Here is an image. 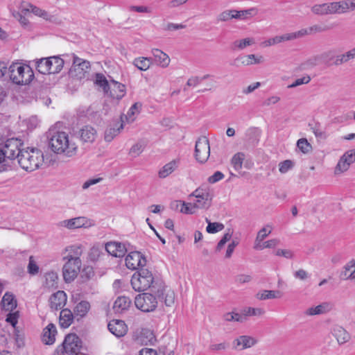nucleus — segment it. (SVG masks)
Masks as SVG:
<instances>
[{
	"instance_id": "63",
	"label": "nucleus",
	"mask_w": 355,
	"mask_h": 355,
	"mask_svg": "<svg viewBox=\"0 0 355 355\" xmlns=\"http://www.w3.org/2000/svg\"><path fill=\"white\" fill-rule=\"evenodd\" d=\"M275 254L278 257H284L286 259H291L294 257L293 251L288 249H277L275 252Z\"/></svg>"
},
{
	"instance_id": "64",
	"label": "nucleus",
	"mask_w": 355,
	"mask_h": 355,
	"mask_svg": "<svg viewBox=\"0 0 355 355\" xmlns=\"http://www.w3.org/2000/svg\"><path fill=\"white\" fill-rule=\"evenodd\" d=\"M19 318V312L18 311H10V313L7 315L6 321L8 323H10L12 327H15L17 324Z\"/></svg>"
},
{
	"instance_id": "18",
	"label": "nucleus",
	"mask_w": 355,
	"mask_h": 355,
	"mask_svg": "<svg viewBox=\"0 0 355 355\" xmlns=\"http://www.w3.org/2000/svg\"><path fill=\"white\" fill-rule=\"evenodd\" d=\"M257 343V340L250 336L243 335L236 338L232 342V346L234 349L243 350L254 346Z\"/></svg>"
},
{
	"instance_id": "47",
	"label": "nucleus",
	"mask_w": 355,
	"mask_h": 355,
	"mask_svg": "<svg viewBox=\"0 0 355 355\" xmlns=\"http://www.w3.org/2000/svg\"><path fill=\"white\" fill-rule=\"evenodd\" d=\"M304 33H306V31H302V29L296 32L285 33L280 35L281 41L282 42H284L301 38L304 37Z\"/></svg>"
},
{
	"instance_id": "38",
	"label": "nucleus",
	"mask_w": 355,
	"mask_h": 355,
	"mask_svg": "<svg viewBox=\"0 0 355 355\" xmlns=\"http://www.w3.org/2000/svg\"><path fill=\"white\" fill-rule=\"evenodd\" d=\"M329 3L315 4L311 8V12L316 15H330Z\"/></svg>"
},
{
	"instance_id": "10",
	"label": "nucleus",
	"mask_w": 355,
	"mask_h": 355,
	"mask_svg": "<svg viewBox=\"0 0 355 355\" xmlns=\"http://www.w3.org/2000/svg\"><path fill=\"white\" fill-rule=\"evenodd\" d=\"M354 162H355V149L347 150L340 157L334 168V174L337 175L346 172Z\"/></svg>"
},
{
	"instance_id": "46",
	"label": "nucleus",
	"mask_w": 355,
	"mask_h": 355,
	"mask_svg": "<svg viewBox=\"0 0 355 355\" xmlns=\"http://www.w3.org/2000/svg\"><path fill=\"white\" fill-rule=\"evenodd\" d=\"M234 19H245L247 15H255L257 13V9L255 8H251L248 10H233Z\"/></svg>"
},
{
	"instance_id": "55",
	"label": "nucleus",
	"mask_w": 355,
	"mask_h": 355,
	"mask_svg": "<svg viewBox=\"0 0 355 355\" xmlns=\"http://www.w3.org/2000/svg\"><path fill=\"white\" fill-rule=\"evenodd\" d=\"M144 148L145 144L142 141H139L131 147L129 153L131 156L136 157L144 151Z\"/></svg>"
},
{
	"instance_id": "27",
	"label": "nucleus",
	"mask_w": 355,
	"mask_h": 355,
	"mask_svg": "<svg viewBox=\"0 0 355 355\" xmlns=\"http://www.w3.org/2000/svg\"><path fill=\"white\" fill-rule=\"evenodd\" d=\"M237 60H240L243 66H250L254 64H259L264 62L265 60L263 55L249 54L239 57Z\"/></svg>"
},
{
	"instance_id": "35",
	"label": "nucleus",
	"mask_w": 355,
	"mask_h": 355,
	"mask_svg": "<svg viewBox=\"0 0 355 355\" xmlns=\"http://www.w3.org/2000/svg\"><path fill=\"white\" fill-rule=\"evenodd\" d=\"M74 314L68 309H62L60 314V325L62 328L69 327L73 320Z\"/></svg>"
},
{
	"instance_id": "7",
	"label": "nucleus",
	"mask_w": 355,
	"mask_h": 355,
	"mask_svg": "<svg viewBox=\"0 0 355 355\" xmlns=\"http://www.w3.org/2000/svg\"><path fill=\"white\" fill-rule=\"evenodd\" d=\"M189 197L196 198L193 204L194 208L207 209L211 206L212 194L207 187H198L189 195Z\"/></svg>"
},
{
	"instance_id": "23",
	"label": "nucleus",
	"mask_w": 355,
	"mask_h": 355,
	"mask_svg": "<svg viewBox=\"0 0 355 355\" xmlns=\"http://www.w3.org/2000/svg\"><path fill=\"white\" fill-rule=\"evenodd\" d=\"M180 164V159L176 158L164 164L158 171L159 178L164 179L176 171Z\"/></svg>"
},
{
	"instance_id": "6",
	"label": "nucleus",
	"mask_w": 355,
	"mask_h": 355,
	"mask_svg": "<svg viewBox=\"0 0 355 355\" xmlns=\"http://www.w3.org/2000/svg\"><path fill=\"white\" fill-rule=\"evenodd\" d=\"M82 347V342L79 337L75 334H67L62 345H59L55 350V355H64V353L69 355H77Z\"/></svg>"
},
{
	"instance_id": "17",
	"label": "nucleus",
	"mask_w": 355,
	"mask_h": 355,
	"mask_svg": "<svg viewBox=\"0 0 355 355\" xmlns=\"http://www.w3.org/2000/svg\"><path fill=\"white\" fill-rule=\"evenodd\" d=\"M91 221L87 219L86 217H76L71 219L64 220L60 222V225L61 227H66L69 230L81 228V227H88L91 226Z\"/></svg>"
},
{
	"instance_id": "4",
	"label": "nucleus",
	"mask_w": 355,
	"mask_h": 355,
	"mask_svg": "<svg viewBox=\"0 0 355 355\" xmlns=\"http://www.w3.org/2000/svg\"><path fill=\"white\" fill-rule=\"evenodd\" d=\"M10 80L17 85H27L34 78L32 68L27 64L14 62L8 67Z\"/></svg>"
},
{
	"instance_id": "8",
	"label": "nucleus",
	"mask_w": 355,
	"mask_h": 355,
	"mask_svg": "<svg viewBox=\"0 0 355 355\" xmlns=\"http://www.w3.org/2000/svg\"><path fill=\"white\" fill-rule=\"evenodd\" d=\"M154 295L153 293L138 295L135 300L137 308L144 312L154 311L157 306V300Z\"/></svg>"
},
{
	"instance_id": "13",
	"label": "nucleus",
	"mask_w": 355,
	"mask_h": 355,
	"mask_svg": "<svg viewBox=\"0 0 355 355\" xmlns=\"http://www.w3.org/2000/svg\"><path fill=\"white\" fill-rule=\"evenodd\" d=\"M83 254V247L80 244H74L67 246L61 253L64 261L82 262L80 257Z\"/></svg>"
},
{
	"instance_id": "2",
	"label": "nucleus",
	"mask_w": 355,
	"mask_h": 355,
	"mask_svg": "<svg viewBox=\"0 0 355 355\" xmlns=\"http://www.w3.org/2000/svg\"><path fill=\"white\" fill-rule=\"evenodd\" d=\"M49 145L53 152L72 157L77 153V145L72 137L65 132H49Z\"/></svg>"
},
{
	"instance_id": "56",
	"label": "nucleus",
	"mask_w": 355,
	"mask_h": 355,
	"mask_svg": "<svg viewBox=\"0 0 355 355\" xmlns=\"http://www.w3.org/2000/svg\"><path fill=\"white\" fill-rule=\"evenodd\" d=\"M302 31H306L304 36L307 35H311L313 33H322L328 30V28L322 26L318 24L313 25L307 28H302Z\"/></svg>"
},
{
	"instance_id": "49",
	"label": "nucleus",
	"mask_w": 355,
	"mask_h": 355,
	"mask_svg": "<svg viewBox=\"0 0 355 355\" xmlns=\"http://www.w3.org/2000/svg\"><path fill=\"white\" fill-rule=\"evenodd\" d=\"M103 247L95 245L93 246L89 252V258L92 261H98L102 254H103Z\"/></svg>"
},
{
	"instance_id": "24",
	"label": "nucleus",
	"mask_w": 355,
	"mask_h": 355,
	"mask_svg": "<svg viewBox=\"0 0 355 355\" xmlns=\"http://www.w3.org/2000/svg\"><path fill=\"white\" fill-rule=\"evenodd\" d=\"M80 139L85 143H92L95 141L97 132L91 125H85L79 131Z\"/></svg>"
},
{
	"instance_id": "60",
	"label": "nucleus",
	"mask_w": 355,
	"mask_h": 355,
	"mask_svg": "<svg viewBox=\"0 0 355 355\" xmlns=\"http://www.w3.org/2000/svg\"><path fill=\"white\" fill-rule=\"evenodd\" d=\"M27 269H28V273L32 275H35L37 274L39 272V267H38L37 264L36 263V262L35 261L33 256H31L29 257V262L28 264Z\"/></svg>"
},
{
	"instance_id": "39",
	"label": "nucleus",
	"mask_w": 355,
	"mask_h": 355,
	"mask_svg": "<svg viewBox=\"0 0 355 355\" xmlns=\"http://www.w3.org/2000/svg\"><path fill=\"white\" fill-rule=\"evenodd\" d=\"M44 286L48 288H57L58 286V274L55 272H48L44 275Z\"/></svg>"
},
{
	"instance_id": "57",
	"label": "nucleus",
	"mask_w": 355,
	"mask_h": 355,
	"mask_svg": "<svg viewBox=\"0 0 355 355\" xmlns=\"http://www.w3.org/2000/svg\"><path fill=\"white\" fill-rule=\"evenodd\" d=\"M272 230V226L270 224H267L257 232L256 238L263 241L269 234H271Z\"/></svg>"
},
{
	"instance_id": "21",
	"label": "nucleus",
	"mask_w": 355,
	"mask_h": 355,
	"mask_svg": "<svg viewBox=\"0 0 355 355\" xmlns=\"http://www.w3.org/2000/svg\"><path fill=\"white\" fill-rule=\"evenodd\" d=\"M67 300V297L64 291H57L50 297L49 302L51 309L53 310L61 309L65 306Z\"/></svg>"
},
{
	"instance_id": "43",
	"label": "nucleus",
	"mask_w": 355,
	"mask_h": 355,
	"mask_svg": "<svg viewBox=\"0 0 355 355\" xmlns=\"http://www.w3.org/2000/svg\"><path fill=\"white\" fill-rule=\"evenodd\" d=\"M157 297L164 300L166 306H171L175 302V292L165 286L163 295Z\"/></svg>"
},
{
	"instance_id": "1",
	"label": "nucleus",
	"mask_w": 355,
	"mask_h": 355,
	"mask_svg": "<svg viewBox=\"0 0 355 355\" xmlns=\"http://www.w3.org/2000/svg\"><path fill=\"white\" fill-rule=\"evenodd\" d=\"M131 285L135 291L141 292L150 289L157 297L163 295L165 288V284L162 279L155 277L149 270L143 268L132 275Z\"/></svg>"
},
{
	"instance_id": "53",
	"label": "nucleus",
	"mask_w": 355,
	"mask_h": 355,
	"mask_svg": "<svg viewBox=\"0 0 355 355\" xmlns=\"http://www.w3.org/2000/svg\"><path fill=\"white\" fill-rule=\"evenodd\" d=\"M243 316L246 319L247 316H252V315H262L265 311L263 309L261 308H252V307H246L242 311Z\"/></svg>"
},
{
	"instance_id": "3",
	"label": "nucleus",
	"mask_w": 355,
	"mask_h": 355,
	"mask_svg": "<svg viewBox=\"0 0 355 355\" xmlns=\"http://www.w3.org/2000/svg\"><path fill=\"white\" fill-rule=\"evenodd\" d=\"M17 159L24 170L31 172L39 168L43 164L44 156L42 152L37 148H28L18 152Z\"/></svg>"
},
{
	"instance_id": "37",
	"label": "nucleus",
	"mask_w": 355,
	"mask_h": 355,
	"mask_svg": "<svg viewBox=\"0 0 355 355\" xmlns=\"http://www.w3.org/2000/svg\"><path fill=\"white\" fill-rule=\"evenodd\" d=\"M256 41L254 37H245L241 40H236L232 43V47L234 50H243L244 49L255 44Z\"/></svg>"
},
{
	"instance_id": "40",
	"label": "nucleus",
	"mask_w": 355,
	"mask_h": 355,
	"mask_svg": "<svg viewBox=\"0 0 355 355\" xmlns=\"http://www.w3.org/2000/svg\"><path fill=\"white\" fill-rule=\"evenodd\" d=\"M133 64L141 71H146L152 64V59L146 57L137 58L134 60Z\"/></svg>"
},
{
	"instance_id": "12",
	"label": "nucleus",
	"mask_w": 355,
	"mask_h": 355,
	"mask_svg": "<svg viewBox=\"0 0 355 355\" xmlns=\"http://www.w3.org/2000/svg\"><path fill=\"white\" fill-rule=\"evenodd\" d=\"M62 267V275L64 280L67 282H71L78 276L82 266V262L64 261Z\"/></svg>"
},
{
	"instance_id": "44",
	"label": "nucleus",
	"mask_w": 355,
	"mask_h": 355,
	"mask_svg": "<svg viewBox=\"0 0 355 355\" xmlns=\"http://www.w3.org/2000/svg\"><path fill=\"white\" fill-rule=\"evenodd\" d=\"M355 58V53L354 49H351L350 51L346 52L345 53L338 55L336 56L334 64L336 66L340 65L343 63H346L350 60H352Z\"/></svg>"
},
{
	"instance_id": "50",
	"label": "nucleus",
	"mask_w": 355,
	"mask_h": 355,
	"mask_svg": "<svg viewBox=\"0 0 355 355\" xmlns=\"http://www.w3.org/2000/svg\"><path fill=\"white\" fill-rule=\"evenodd\" d=\"M206 221L208 225L206 227V230L209 234H214L223 230L225 227L224 225L220 223H211L207 218H206Z\"/></svg>"
},
{
	"instance_id": "30",
	"label": "nucleus",
	"mask_w": 355,
	"mask_h": 355,
	"mask_svg": "<svg viewBox=\"0 0 355 355\" xmlns=\"http://www.w3.org/2000/svg\"><path fill=\"white\" fill-rule=\"evenodd\" d=\"M56 327L53 324H49L43 331L42 341L46 345H52L55 340Z\"/></svg>"
},
{
	"instance_id": "36",
	"label": "nucleus",
	"mask_w": 355,
	"mask_h": 355,
	"mask_svg": "<svg viewBox=\"0 0 355 355\" xmlns=\"http://www.w3.org/2000/svg\"><path fill=\"white\" fill-rule=\"evenodd\" d=\"M90 309V304L87 301L82 300L76 304L73 309L75 317L82 318L85 317Z\"/></svg>"
},
{
	"instance_id": "9",
	"label": "nucleus",
	"mask_w": 355,
	"mask_h": 355,
	"mask_svg": "<svg viewBox=\"0 0 355 355\" xmlns=\"http://www.w3.org/2000/svg\"><path fill=\"white\" fill-rule=\"evenodd\" d=\"M210 155V146L209 139L206 137L199 138L196 143L195 157L200 163H205Z\"/></svg>"
},
{
	"instance_id": "34",
	"label": "nucleus",
	"mask_w": 355,
	"mask_h": 355,
	"mask_svg": "<svg viewBox=\"0 0 355 355\" xmlns=\"http://www.w3.org/2000/svg\"><path fill=\"white\" fill-rule=\"evenodd\" d=\"M355 272V260L352 259L347 263L343 268V270L340 274L341 279L347 280L353 278Z\"/></svg>"
},
{
	"instance_id": "58",
	"label": "nucleus",
	"mask_w": 355,
	"mask_h": 355,
	"mask_svg": "<svg viewBox=\"0 0 355 355\" xmlns=\"http://www.w3.org/2000/svg\"><path fill=\"white\" fill-rule=\"evenodd\" d=\"M234 19L233 10H226L220 12L216 17L218 21L225 22Z\"/></svg>"
},
{
	"instance_id": "14",
	"label": "nucleus",
	"mask_w": 355,
	"mask_h": 355,
	"mask_svg": "<svg viewBox=\"0 0 355 355\" xmlns=\"http://www.w3.org/2000/svg\"><path fill=\"white\" fill-rule=\"evenodd\" d=\"M72 56L73 66L71 73H75L74 76L79 79H82L85 77V73L88 72L90 68V63L89 61L80 58L74 54Z\"/></svg>"
},
{
	"instance_id": "11",
	"label": "nucleus",
	"mask_w": 355,
	"mask_h": 355,
	"mask_svg": "<svg viewBox=\"0 0 355 355\" xmlns=\"http://www.w3.org/2000/svg\"><path fill=\"white\" fill-rule=\"evenodd\" d=\"M21 145L20 140L17 139H9L6 141L3 144L0 145V149L3 153V155H6V158L10 162V160L17 158L18 152L21 151L19 149Z\"/></svg>"
},
{
	"instance_id": "16",
	"label": "nucleus",
	"mask_w": 355,
	"mask_h": 355,
	"mask_svg": "<svg viewBox=\"0 0 355 355\" xmlns=\"http://www.w3.org/2000/svg\"><path fill=\"white\" fill-rule=\"evenodd\" d=\"M105 250L114 257H123L128 250L124 243L119 241H110L105 243Z\"/></svg>"
},
{
	"instance_id": "26",
	"label": "nucleus",
	"mask_w": 355,
	"mask_h": 355,
	"mask_svg": "<svg viewBox=\"0 0 355 355\" xmlns=\"http://www.w3.org/2000/svg\"><path fill=\"white\" fill-rule=\"evenodd\" d=\"M331 333L340 345L346 343L351 338L350 334L339 325H335L331 330Z\"/></svg>"
},
{
	"instance_id": "45",
	"label": "nucleus",
	"mask_w": 355,
	"mask_h": 355,
	"mask_svg": "<svg viewBox=\"0 0 355 355\" xmlns=\"http://www.w3.org/2000/svg\"><path fill=\"white\" fill-rule=\"evenodd\" d=\"M245 158V155L242 152L236 153L231 159V164L236 171H240L243 167V162Z\"/></svg>"
},
{
	"instance_id": "41",
	"label": "nucleus",
	"mask_w": 355,
	"mask_h": 355,
	"mask_svg": "<svg viewBox=\"0 0 355 355\" xmlns=\"http://www.w3.org/2000/svg\"><path fill=\"white\" fill-rule=\"evenodd\" d=\"M281 297V293L279 291L263 290L257 293L256 297L259 300H266L269 299L279 298Z\"/></svg>"
},
{
	"instance_id": "28",
	"label": "nucleus",
	"mask_w": 355,
	"mask_h": 355,
	"mask_svg": "<svg viewBox=\"0 0 355 355\" xmlns=\"http://www.w3.org/2000/svg\"><path fill=\"white\" fill-rule=\"evenodd\" d=\"M2 309L6 311H12L17 308V302L15 295L10 292H6L1 300Z\"/></svg>"
},
{
	"instance_id": "22",
	"label": "nucleus",
	"mask_w": 355,
	"mask_h": 355,
	"mask_svg": "<svg viewBox=\"0 0 355 355\" xmlns=\"http://www.w3.org/2000/svg\"><path fill=\"white\" fill-rule=\"evenodd\" d=\"M333 304L330 302H322L318 306L308 308L304 314L308 316H313L317 315H322L330 312L333 309Z\"/></svg>"
},
{
	"instance_id": "15",
	"label": "nucleus",
	"mask_w": 355,
	"mask_h": 355,
	"mask_svg": "<svg viewBox=\"0 0 355 355\" xmlns=\"http://www.w3.org/2000/svg\"><path fill=\"white\" fill-rule=\"evenodd\" d=\"M126 267L132 270H138L146 263L145 257L139 252H130L125 259Z\"/></svg>"
},
{
	"instance_id": "48",
	"label": "nucleus",
	"mask_w": 355,
	"mask_h": 355,
	"mask_svg": "<svg viewBox=\"0 0 355 355\" xmlns=\"http://www.w3.org/2000/svg\"><path fill=\"white\" fill-rule=\"evenodd\" d=\"M141 107V104L139 103H134L129 110L127 112V114L125 115L126 119L129 122H132L135 120V115L138 114L139 113V110Z\"/></svg>"
},
{
	"instance_id": "32",
	"label": "nucleus",
	"mask_w": 355,
	"mask_h": 355,
	"mask_svg": "<svg viewBox=\"0 0 355 355\" xmlns=\"http://www.w3.org/2000/svg\"><path fill=\"white\" fill-rule=\"evenodd\" d=\"M131 304V300L125 296H120L115 300L113 309L115 313H121L128 309Z\"/></svg>"
},
{
	"instance_id": "54",
	"label": "nucleus",
	"mask_w": 355,
	"mask_h": 355,
	"mask_svg": "<svg viewBox=\"0 0 355 355\" xmlns=\"http://www.w3.org/2000/svg\"><path fill=\"white\" fill-rule=\"evenodd\" d=\"M212 76L210 74L204 75L202 77L199 76H192L189 78L187 82V85L189 87H196L199 84H200L202 81L211 78Z\"/></svg>"
},
{
	"instance_id": "42",
	"label": "nucleus",
	"mask_w": 355,
	"mask_h": 355,
	"mask_svg": "<svg viewBox=\"0 0 355 355\" xmlns=\"http://www.w3.org/2000/svg\"><path fill=\"white\" fill-rule=\"evenodd\" d=\"M94 83L101 87L105 94H108L110 83L103 73H96Z\"/></svg>"
},
{
	"instance_id": "20",
	"label": "nucleus",
	"mask_w": 355,
	"mask_h": 355,
	"mask_svg": "<svg viewBox=\"0 0 355 355\" xmlns=\"http://www.w3.org/2000/svg\"><path fill=\"white\" fill-rule=\"evenodd\" d=\"M108 94L112 98L121 99L126 94L125 86L117 81L112 80L110 82Z\"/></svg>"
},
{
	"instance_id": "52",
	"label": "nucleus",
	"mask_w": 355,
	"mask_h": 355,
	"mask_svg": "<svg viewBox=\"0 0 355 355\" xmlns=\"http://www.w3.org/2000/svg\"><path fill=\"white\" fill-rule=\"evenodd\" d=\"M223 318L225 321L231 322V321H236L239 322H243L245 321V318L243 316V314H240L234 312H229L226 313L223 315Z\"/></svg>"
},
{
	"instance_id": "31",
	"label": "nucleus",
	"mask_w": 355,
	"mask_h": 355,
	"mask_svg": "<svg viewBox=\"0 0 355 355\" xmlns=\"http://www.w3.org/2000/svg\"><path fill=\"white\" fill-rule=\"evenodd\" d=\"M123 128L122 121L115 122L112 126L108 128L105 132V140L110 142L114 138L118 135L121 130Z\"/></svg>"
},
{
	"instance_id": "62",
	"label": "nucleus",
	"mask_w": 355,
	"mask_h": 355,
	"mask_svg": "<svg viewBox=\"0 0 355 355\" xmlns=\"http://www.w3.org/2000/svg\"><path fill=\"white\" fill-rule=\"evenodd\" d=\"M282 43L280 35H277L274 37L269 38L261 43V46L262 47H268L273 45L278 44Z\"/></svg>"
},
{
	"instance_id": "59",
	"label": "nucleus",
	"mask_w": 355,
	"mask_h": 355,
	"mask_svg": "<svg viewBox=\"0 0 355 355\" xmlns=\"http://www.w3.org/2000/svg\"><path fill=\"white\" fill-rule=\"evenodd\" d=\"M176 206L178 207L179 205H181L180 208V212L183 214H193L194 211H193V209H195L193 207V205L190 203H186L183 201H176L175 202Z\"/></svg>"
},
{
	"instance_id": "29",
	"label": "nucleus",
	"mask_w": 355,
	"mask_h": 355,
	"mask_svg": "<svg viewBox=\"0 0 355 355\" xmlns=\"http://www.w3.org/2000/svg\"><path fill=\"white\" fill-rule=\"evenodd\" d=\"M330 15H341L349 12L347 0L329 2Z\"/></svg>"
},
{
	"instance_id": "5",
	"label": "nucleus",
	"mask_w": 355,
	"mask_h": 355,
	"mask_svg": "<svg viewBox=\"0 0 355 355\" xmlns=\"http://www.w3.org/2000/svg\"><path fill=\"white\" fill-rule=\"evenodd\" d=\"M64 61L60 56L43 58L35 61L37 70L42 74L58 73L63 68Z\"/></svg>"
},
{
	"instance_id": "33",
	"label": "nucleus",
	"mask_w": 355,
	"mask_h": 355,
	"mask_svg": "<svg viewBox=\"0 0 355 355\" xmlns=\"http://www.w3.org/2000/svg\"><path fill=\"white\" fill-rule=\"evenodd\" d=\"M23 11H31L35 15L40 17L46 20L51 21L53 18V16L50 15L48 12L42 10L37 6L28 4L27 7H23L21 12Z\"/></svg>"
},
{
	"instance_id": "51",
	"label": "nucleus",
	"mask_w": 355,
	"mask_h": 355,
	"mask_svg": "<svg viewBox=\"0 0 355 355\" xmlns=\"http://www.w3.org/2000/svg\"><path fill=\"white\" fill-rule=\"evenodd\" d=\"M297 147L304 154H307L312 150V146L306 139L302 138L297 141Z\"/></svg>"
},
{
	"instance_id": "19",
	"label": "nucleus",
	"mask_w": 355,
	"mask_h": 355,
	"mask_svg": "<svg viewBox=\"0 0 355 355\" xmlns=\"http://www.w3.org/2000/svg\"><path fill=\"white\" fill-rule=\"evenodd\" d=\"M110 333L117 338L124 336L128 331V327L125 322L121 320H113L107 324Z\"/></svg>"
},
{
	"instance_id": "61",
	"label": "nucleus",
	"mask_w": 355,
	"mask_h": 355,
	"mask_svg": "<svg viewBox=\"0 0 355 355\" xmlns=\"http://www.w3.org/2000/svg\"><path fill=\"white\" fill-rule=\"evenodd\" d=\"M294 166L291 160L287 159L279 164V170L281 173H286Z\"/></svg>"
},
{
	"instance_id": "25",
	"label": "nucleus",
	"mask_w": 355,
	"mask_h": 355,
	"mask_svg": "<svg viewBox=\"0 0 355 355\" xmlns=\"http://www.w3.org/2000/svg\"><path fill=\"white\" fill-rule=\"evenodd\" d=\"M151 53L155 63L162 68H166L171 62L169 56L158 49H153Z\"/></svg>"
}]
</instances>
